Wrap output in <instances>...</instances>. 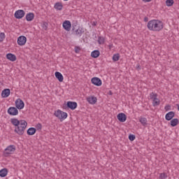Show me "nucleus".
Here are the masks:
<instances>
[{
  "mask_svg": "<svg viewBox=\"0 0 179 179\" xmlns=\"http://www.w3.org/2000/svg\"><path fill=\"white\" fill-rule=\"evenodd\" d=\"M147 27L151 31H162L163 30V22L159 20H151L148 22Z\"/></svg>",
  "mask_w": 179,
  "mask_h": 179,
  "instance_id": "obj_1",
  "label": "nucleus"
},
{
  "mask_svg": "<svg viewBox=\"0 0 179 179\" xmlns=\"http://www.w3.org/2000/svg\"><path fill=\"white\" fill-rule=\"evenodd\" d=\"M27 127V122L25 120H20V123L15 127L14 132L17 135L22 136L24 134V131Z\"/></svg>",
  "mask_w": 179,
  "mask_h": 179,
  "instance_id": "obj_2",
  "label": "nucleus"
},
{
  "mask_svg": "<svg viewBox=\"0 0 179 179\" xmlns=\"http://www.w3.org/2000/svg\"><path fill=\"white\" fill-rule=\"evenodd\" d=\"M15 150H16V146L13 145H8L3 152V155L5 157H8L9 155H13L15 153Z\"/></svg>",
  "mask_w": 179,
  "mask_h": 179,
  "instance_id": "obj_3",
  "label": "nucleus"
},
{
  "mask_svg": "<svg viewBox=\"0 0 179 179\" xmlns=\"http://www.w3.org/2000/svg\"><path fill=\"white\" fill-rule=\"evenodd\" d=\"M54 115L57 117V118H59V120H66L68 118V113L61 110H57V111H55Z\"/></svg>",
  "mask_w": 179,
  "mask_h": 179,
  "instance_id": "obj_4",
  "label": "nucleus"
},
{
  "mask_svg": "<svg viewBox=\"0 0 179 179\" xmlns=\"http://www.w3.org/2000/svg\"><path fill=\"white\" fill-rule=\"evenodd\" d=\"M15 107L18 110H23V108H24V102H23V100L20 99H17L15 101Z\"/></svg>",
  "mask_w": 179,
  "mask_h": 179,
  "instance_id": "obj_5",
  "label": "nucleus"
},
{
  "mask_svg": "<svg viewBox=\"0 0 179 179\" xmlns=\"http://www.w3.org/2000/svg\"><path fill=\"white\" fill-rule=\"evenodd\" d=\"M7 113H8V114H9V115L15 116V115H17V114H19V110L15 107H10L8 109Z\"/></svg>",
  "mask_w": 179,
  "mask_h": 179,
  "instance_id": "obj_6",
  "label": "nucleus"
},
{
  "mask_svg": "<svg viewBox=\"0 0 179 179\" xmlns=\"http://www.w3.org/2000/svg\"><path fill=\"white\" fill-rule=\"evenodd\" d=\"M25 15L24 10H17L15 11L14 16L15 19H22Z\"/></svg>",
  "mask_w": 179,
  "mask_h": 179,
  "instance_id": "obj_7",
  "label": "nucleus"
},
{
  "mask_svg": "<svg viewBox=\"0 0 179 179\" xmlns=\"http://www.w3.org/2000/svg\"><path fill=\"white\" fill-rule=\"evenodd\" d=\"M71 27H72V24L71 23V21L66 20L63 22V28L64 30H66V31H71Z\"/></svg>",
  "mask_w": 179,
  "mask_h": 179,
  "instance_id": "obj_8",
  "label": "nucleus"
},
{
  "mask_svg": "<svg viewBox=\"0 0 179 179\" xmlns=\"http://www.w3.org/2000/svg\"><path fill=\"white\" fill-rule=\"evenodd\" d=\"M27 41V38H26V36H20L17 38L18 45H24Z\"/></svg>",
  "mask_w": 179,
  "mask_h": 179,
  "instance_id": "obj_9",
  "label": "nucleus"
},
{
  "mask_svg": "<svg viewBox=\"0 0 179 179\" xmlns=\"http://www.w3.org/2000/svg\"><path fill=\"white\" fill-rule=\"evenodd\" d=\"M92 84L95 86H101L102 82L101 80L97 77H94L91 80Z\"/></svg>",
  "mask_w": 179,
  "mask_h": 179,
  "instance_id": "obj_10",
  "label": "nucleus"
},
{
  "mask_svg": "<svg viewBox=\"0 0 179 179\" xmlns=\"http://www.w3.org/2000/svg\"><path fill=\"white\" fill-rule=\"evenodd\" d=\"M66 106L68 108H70V110H76L78 107V103L76 101H67Z\"/></svg>",
  "mask_w": 179,
  "mask_h": 179,
  "instance_id": "obj_11",
  "label": "nucleus"
},
{
  "mask_svg": "<svg viewBox=\"0 0 179 179\" xmlns=\"http://www.w3.org/2000/svg\"><path fill=\"white\" fill-rule=\"evenodd\" d=\"M175 116H176V113L173 111H170L166 114L165 120H166V121H171Z\"/></svg>",
  "mask_w": 179,
  "mask_h": 179,
  "instance_id": "obj_12",
  "label": "nucleus"
},
{
  "mask_svg": "<svg viewBox=\"0 0 179 179\" xmlns=\"http://www.w3.org/2000/svg\"><path fill=\"white\" fill-rule=\"evenodd\" d=\"M86 100L90 104H96L97 103V98L94 96H88Z\"/></svg>",
  "mask_w": 179,
  "mask_h": 179,
  "instance_id": "obj_13",
  "label": "nucleus"
},
{
  "mask_svg": "<svg viewBox=\"0 0 179 179\" xmlns=\"http://www.w3.org/2000/svg\"><path fill=\"white\" fill-rule=\"evenodd\" d=\"M117 118L120 122H125L127 121V115L122 113H119Z\"/></svg>",
  "mask_w": 179,
  "mask_h": 179,
  "instance_id": "obj_14",
  "label": "nucleus"
},
{
  "mask_svg": "<svg viewBox=\"0 0 179 179\" xmlns=\"http://www.w3.org/2000/svg\"><path fill=\"white\" fill-rule=\"evenodd\" d=\"M10 95V89H5L1 92V97H3V99H6V97H9Z\"/></svg>",
  "mask_w": 179,
  "mask_h": 179,
  "instance_id": "obj_15",
  "label": "nucleus"
},
{
  "mask_svg": "<svg viewBox=\"0 0 179 179\" xmlns=\"http://www.w3.org/2000/svg\"><path fill=\"white\" fill-rule=\"evenodd\" d=\"M7 59H9V61H11L12 62H15L16 61V55L12 54V53H8L6 55Z\"/></svg>",
  "mask_w": 179,
  "mask_h": 179,
  "instance_id": "obj_16",
  "label": "nucleus"
},
{
  "mask_svg": "<svg viewBox=\"0 0 179 179\" xmlns=\"http://www.w3.org/2000/svg\"><path fill=\"white\" fill-rule=\"evenodd\" d=\"M55 75L59 82H64V76L61 73L56 71Z\"/></svg>",
  "mask_w": 179,
  "mask_h": 179,
  "instance_id": "obj_17",
  "label": "nucleus"
},
{
  "mask_svg": "<svg viewBox=\"0 0 179 179\" xmlns=\"http://www.w3.org/2000/svg\"><path fill=\"white\" fill-rule=\"evenodd\" d=\"M75 33L76 36H79V37H80L83 33H85V30L82 27H78V29L75 31Z\"/></svg>",
  "mask_w": 179,
  "mask_h": 179,
  "instance_id": "obj_18",
  "label": "nucleus"
},
{
  "mask_svg": "<svg viewBox=\"0 0 179 179\" xmlns=\"http://www.w3.org/2000/svg\"><path fill=\"white\" fill-rule=\"evenodd\" d=\"M26 19L27 22H31L34 19V13H29L26 15Z\"/></svg>",
  "mask_w": 179,
  "mask_h": 179,
  "instance_id": "obj_19",
  "label": "nucleus"
},
{
  "mask_svg": "<svg viewBox=\"0 0 179 179\" xmlns=\"http://www.w3.org/2000/svg\"><path fill=\"white\" fill-rule=\"evenodd\" d=\"M10 122L16 128L17 127V125H19V124L20 123V120H17L16 118H11L10 119Z\"/></svg>",
  "mask_w": 179,
  "mask_h": 179,
  "instance_id": "obj_20",
  "label": "nucleus"
},
{
  "mask_svg": "<svg viewBox=\"0 0 179 179\" xmlns=\"http://www.w3.org/2000/svg\"><path fill=\"white\" fill-rule=\"evenodd\" d=\"M36 129L34 127H31L29 129H28L27 134V135L31 136V135H34V134H36Z\"/></svg>",
  "mask_w": 179,
  "mask_h": 179,
  "instance_id": "obj_21",
  "label": "nucleus"
},
{
  "mask_svg": "<svg viewBox=\"0 0 179 179\" xmlns=\"http://www.w3.org/2000/svg\"><path fill=\"white\" fill-rule=\"evenodd\" d=\"M91 57L92 58H99L100 57V51L99 50H94L91 52Z\"/></svg>",
  "mask_w": 179,
  "mask_h": 179,
  "instance_id": "obj_22",
  "label": "nucleus"
},
{
  "mask_svg": "<svg viewBox=\"0 0 179 179\" xmlns=\"http://www.w3.org/2000/svg\"><path fill=\"white\" fill-rule=\"evenodd\" d=\"M139 122L143 125V127H146V125H148V119H146V117H140Z\"/></svg>",
  "mask_w": 179,
  "mask_h": 179,
  "instance_id": "obj_23",
  "label": "nucleus"
},
{
  "mask_svg": "<svg viewBox=\"0 0 179 179\" xmlns=\"http://www.w3.org/2000/svg\"><path fill=\"white\" fill-rule=\"evenodd\" d=\"M8 176V169H3L0 170V177H6Z\"/></svg>",
  "mask_w": 179,
  "mask_h": 179,
  "instance_id": "obj_24",
  "label": "nucleus"
},
{
  "mask_svg": "<svg viewBox=\"0 0 179 179\" xmlns=\"http://www.w3.org/2000/svg\"><path fill=\"white\" fill-rule=\"evenodd\" d=\"M179 124V120L178 118H174L171 120V126L172 127H177Z\"/></svg>",
  "mask_w": 179,
  "mask_h": 179,
  "instance_id": "obj_25",
  "label": "nucleus"
},
{
  "mask_svg": "<svg viewBox=\"0 0 179 179\" xmlns=\"http://www.w3.org/2000/svg\"><path fill=\"white\" fill-rule=\"evenodd\" d=\"M62 8H64V6L62 3L57 2L55 5V9H57V10H62Z\"/></svg>",
  "mask_w": 179,
  "mask_h": 179,
  "instance_id": "obj_26",
  "label": "nucleus"
},
{
  "mask_svg": "<svg viewBox=\"0 0 179 179\" xmlns=\"http://www.w3.org/2000/svg\"><path fill=\"white\" fill-rule=\"evenodd\" d=\"M152 106L156 107L157 106H160V99L155 98V99H152Z\"/></svg>",
  "mask_w": 179,
  "mask_h": 179,
  "instance_id": "obj_27",
  "label": "nucleus"
},
{
  "mask_svg": "<svg viewBox=\"0 0 179 179\" xmlns=\"http://www.w3.org/2000/svg\"><path fill=\"white\" fill-rule=\"evenodd\" d=\"M120 60V54L117 53L113 55V61H114V62H117V61Z\"/></svg>",
  "mask_w": 179,
  "mask_h": 179,
  "instance_id": "obj_28",
  "label": "nucleus"
},
{
  "mask_svg": "<svg viewBox=\"0 0 179 179\" xmlns=\"http://www.w3.org/2000/svg\"><path fill=\"white\" fill-rule=\"evenodd\" d=\"M150 97L151 100H156V99H157V94H156L155 92H151L150 94Z\"/></svg>",
  "mask_w": 179,
  "mask_h": 179,
  "instance_id": "obj_29",
  "label": "nucleus"
},
{
  "mask_svg": "<svg viewBox=\"0 0 179 179\" xmlns=\"http://www.w3.org/2000/svg\"><path fill=\"white\" fill-rule=\"evenodd\" d=\"M166 6H173L174 4V0H166Z\"/></svg>",
  "mask_w": 179,
  "mask_h": 179,
  "instance_id": "obj_30",
  "label": "nucleus"
},
{
  "mask_svg": "<svg viewBox=\"0 0 179 179\" xmlns=\"http://www.w3.org/2000/svg\"><path fill=\"white\" fill-rule=\"evenodd\" d=\"M98 43L99 44H104V38L102 36L98 37Z\"/></svg>",
  "mask_w": 179,
  "mask_h": 179,
  "instance_id": "obj_31",
  "label": "nucleus"
},
{
  "mask_svg": "<svg viewBox=\"0 0 179 179\" xmlns=\"http://www.w3.org/2000/svg\"><path fill=\"white\" fill-rule=\"evenodd\" d=\"M166 178H167V174H166V173H160L159 179H166Z\"/></svg>",
  "mask_w": 179,
  "mask_h": 179,
  "instance_id": "obj_32",
  "label": "nucleus"
},
{
  "mask_svg": "<svg viewBox=\"0 0 179 179\" xmlns=\"http://www.w3.org/2000/svg\"><path fill=\"white\" fill-rule=\"evenodd\" d=\"M5 40V34L4 33H0V43H2Z\"/></svg>",
  "mask_w": 179,
  "mask_h": 179,
  "instance_id": "obj_33",
  "label": "nucleus"
},
{
  "mask_svg": "<svg viewBox=\"0 0 179 179\" xmlns=\"http://www.w3.org/2000/svg\"><path fill=\"white\" fill-rule=\"evenodd\" d=\"M42 29H43L44 30H47V29H48V23L43 22L42 24Z\"/></svg>",
  "mask_w": 179,
  "mask_h": 179,
  "instance_id": "obj_34",
  "label": "nucleus"
},
{
  "mask_svg": "<svg viewBox=\"0 0 179 179\" xmlns=\"http://www.w3.org/2000/svg\"><path fill=\"white\" fill-rule=\"evenodd\" d=\"M164 110H165V111H170V110H171V106H170V105L165 106Z\"/></svg>",
  "mask_w": 179,
  "mask_h": 179,
  "instance_id": "obj_35",
  "label": "nucleus"
},
{
  "mask_svg": "<svg viewBox=\"0 0 179 179\" xmlns=\"http://www.w3.org/2000/svg\"><path fill=\"white\" fill-rule=\"evenodd\" d=\"M129 141H135V135H134V134H130V135L129 136Z\"/></svg>",
  "mask_w": 179,
  "mask_h": 179,
  "instance_id": "obj_36",
  "label": "nucleus"
},
{
  "mask_svg": "<svg viewBox=\"0 0 179 179\" xmlns=\"http://www.w3.org/2000/svg\"><path fill=\"white\" fill-rule=\"evenodd\" d=\"M80 48L79 47H78V46L75 47V52L76 54H78V52H80Z\"/></svg>",
  "mask_w": 179,
  "mask_h": 179,
  "instance_id": "obj_37",
  "label": "nucleus"
},
{
  "mask_svg": "<svg viewBox=\"0 0 179 179\" xmlns=\"http://www.w3.org/2000/svg\"><path fill=\"white\" fill-rule=\"evenodd\" d=\"M36 128L37 129H41V128H43V125L41 124V123H38L36 124Z\"/></svg>",
  "mask_w": 179,
  "mask_h": 179,
  "instance_id": "obj_38",
  "label": "nucleus"
},
{
  "mask_svg": "<svg viewBox=\"0 0 179 179\" xmlns=\"http://www.w3.org/2000/svg\"><path fill=\"white\" fill-rule=\"evenodd\" d=\"M136 69H138V71H141V65L139 64H136Z\"/></svg>",
  "mask_w": 179,
  "mask_h": 179,
  "instance_id": "obj_39",
  "label": "nucleus"
},
{
  "mask_svg": "<svg viewBox=\"0 0 179 179\" xmlns=\"http://www.w3.org/2000/svg\"><path fill=\"white\" fill-rule=\"evenodd\" d=\"M149 20V18L148 17H144V22H148Z\"/></svg>",
  "mask_w": 179,
  "mask_h": 179,
  "instance_id": "obj_40",
  "label": "nucleus"
},
{
  "mask_svg": "<svg viewBox=\"0 0 179 179\" xmlns=\"http://www.w3.org/2000/svg\"><path fill=\"white\" fill-rule=\"evenodd\" d=\"M97 24V22H92V26H96Z\"/></svg>",
  "mask_w": 179,
  "mask_h": 179,
  "instance_id": "obj_41",
  "label": "nucleus"
},
{
  "mask_svg": "<svg viewBox=\"0 0 179 179\" xmlns=\"http://www.w3.org/2000/svg\"><path fill=\"white\" fill-rule=\"evenodd\" d=\"M72 27H73V28H72V31H74L75 27H76V25H73V24Z\"/></svg>",
  "mask_w": 179,
  "mask_h": 179,
  "instance_id": "obj_42",
  "label": "nucleus"
},
{
  "mask_svg": "<svg viewBox=\"0 0 179 179\" xmlns=\"http://www.w3.org/2000/svg\"><path fill=\"white\" fill-rule=\"evenodd\" d=\"M152 0H143V2H150Z\"/></svg>",
  "mask_w": 179,
  "mask_h": 179,
  "instance_id": "obj_43",
  "label": "nucleus"
},
{
  "mask_svg": "<svg viewBox=\"0 0 179 179\" xmlns=\"http://www.w3.org/2000/svg\"><path fill=\"white\" fill-rule=\"evenodd\" d=\"M109 48L111 50L113 48V44L109 45Z\"/></svg>",
  "mask_w": 179,
  "mask_h": 179,
  "instance_id": "obj_44",
  "label": "nucleus"
},
{
  "mask_svg": "<svg viewBox=\"0 0 179 179\" xmlns=\"http://www.w3.org/2000/svg\"><path fill=\"white\" fill-rule=\"evenodd\" d=\"M108 94L111 96L113 94V92L111 91H109Z\"/></svg>",
  "mask_w": 179,
  "mask_h": 179,
  "instance_id": "obj_45",
  "label": "nucleus"
},
{
  "mask_svg": "<svg viewBox=\"0 0 179 179\" xmlns=\"http://www.w3.org/2000/svg\"><path fill=\"white\" fill-rule=\"evenodd\" d=\"M64 1H68V0H64Z\"/></svg>",
  "mask_w": 179,
  "mask_h": 179,
  "instance_id": "obj_46",
  "label": "nucleus"
}]
</instances>
